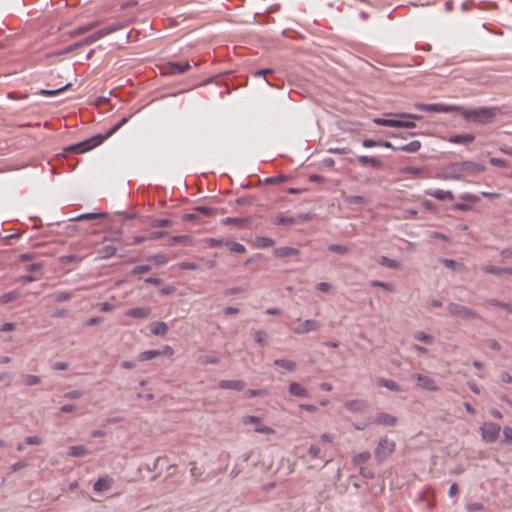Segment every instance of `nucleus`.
I'll return each mask as SVG.
<instances>
[{
  "label": "nucleus",
  "instance_id": "1",
  "mask_svg": "<svg viewBox=\"0 0 512 512\" xmlns=\"http://www.w3.org/2000/svg\"><path fill=\"white\" fill-rule=\"evenodd\" d=\"M466 121L476 124L486 125L493 123L497 116L502 114L499 107H477V108H464L459 106V113Z\"/></svg>",
  "mask_w": 512,
  "mask_h": 512
},
{
  "label": "nucleus",
  "instance_id": "2",
  "mask_svg": "<svg viewBox=\"0 0 512 512\" xmlns=\"http://www.w3.org/2000/svg\"><path fill=\"white\" fill-rule=\"evenodd\" d=\"M421 116L410 113L394 114L393 118H375L373 122L377 125L387 127L415 128L414 120H420Z\"/></svg>",
  "mask_w": 512,
  "mask_h": 512
},
{
  "label": "nucleus",
  "instance_id": "3",
  "mask_svg": "<svg viewBox=\"0 0 512 512\" xmlns=\"http://www.w3.org/2000/svg\"><path fill=\"white\" fill-rule=\"evenodd\" d=\"M128 118L124 117L122 118L117 124H115L113 127H111L106 134H98L90 139H87L81 143H78L71 147V149L75 150L76 152H85L88 151L98 145H100L103 140L113 135L118 129H120L125 123H127Z\"/></svg>",
  "mask_w": 512,
  "mask_h": 512
},
{
  "label": "nucleus",
  "instance_id": "4",
  "mask_svg": "<svg viewBox=\"0 0 512 512\" xmlns=\"http://www.w3.org/2000/svg\"><path fill=\"white\" fill-rule=\"evenodd\" d=\"M126 26H127L126 21L111 23V24L95 31L91 35L81 39L79 41V43H80L81 47L90 45V44L102 39L103 37H105L107 35H110L118 30L125 28Z\"/></svg>",
  "mask_w": 512,
  "mask_h": 512
},
{
  "label": "nucleus",
  "instance_id": "5",
  "mask_svg": "<svg viewBox=\"0 0 512 512\" xmlns=\"http://www.w3.org/2000/svg\"><path fill=\"white\" fill-rule=\"evenodd\" d=\"M396 448V443L388 437H381L374 449V456L377 462L385 461Z\"/></svg>",
  "mask_w": 512,
  "mask_h": 512
},
{
  "label": "nucleus",
  "instance_id": "6",
  "mask_svg": "<svg viewBox=\"0 0 512 512\" xmlns=\"http://www.w3.org/2000/svg\"><path fill=\"white\" fill-rule=\"evenodd\" d=\"M501 427L500 425L492 422L484 423L480 427L481 431V439L482 441L486 443H493L495 442L500 434Z\"/></svg>",
  "mask_w": 512,
  "mask_h": 512
},
{
  "label": "nucleus",
  "instance_id": "7",
  "mask_svg": "<svg viewBox=\"0 0 512 512\" xmlns=\"http://www.w3.org/2000/svg\"><path fill=\"white\" fill-rule=\"evenodd\" d=\"M411 378L416 381V386L421 389L430 392H436L440 390V387L437 384V382L432 377L426 374L414 373L411 375Z\"/></svg>",
  "mask_w": 512,
  "mask_h": 512
},
{
  "label": "nucleus",
  "instance_id": "8",
  "mask_svg": "<svg viewBox=\"0 0 512 512\" xmlns=\"http://www.w3.org/2000/svg\"><path fill=\"white\" fill-rule=\"evenodd\" d=\"M447 310L451 316H457L465 320L474 319L477 317V313L474 310L457 303H449L447 305Z\"/></svg>",
  "mask_w": 512,
  "mask_h": 512
},
{
  "label": "nucleus",
  "instance_id": "9",
  "mask_svg": "<svg viewBox=\"0 0 512 512\" xmlns=\"http://www.w3.org/2000/svg\"><path fill=\"white\" fill-rule=\"evenodd\" d=\"M416 108L425 112H434V113H459V106L456 105H447L442 103H434V104H418Z\"/></svg>",
  "mask_w": 512,
  "mask_h": 512
},
{
  "label": "nucleus",
  "instance_id": "10",
  "mask_svg": "<svg viewBox=\"0 0 512 512\" xmlns=\"http://www.w3.org/2000/svg\"><path fill=\"white\" fill-rule=\"evenodd\" d=\"M242 423L245 425L251 424L254 425V431L260 434L270 435L275 431L273 428L269 426H265L261 424V419L258 416L254 415H246L242 417Z\"/></svg>",
  "mask_w": 512,
  "mask_h": 512
},
{
  "label": "nucleus",
  "instance_id": "11",
  "mask_svg": "<svg viewBox=\"0 0 512 512\" xmlns=\"http://www.w3.org/2000/svg\"><path fill=\"white\" fill-rule=\"evenodd\" d=\"M462 171L463 168L461 166V162L453 163L442 169L441 173L439 174V178L444 180H462Z\"/></svg>",
  "mask_w": 512,
  "mask_h": 512
},
{
  "label": "nucleus",
  "instance_id": "12",
  "mask_svg": "<svg viewBox=\"0 0 512 512\" xmlns=\"http://www.w3.org/2000/svg\"><path fill=\"white\" fill-rule=\"evenodd\" d=\"M297 321L300 322L299 325L293 328V332L297 335L318 331L321 327L320 322L314 319H306L302 322L298 319Z\"/></svg>",
  "mask_w": 512,
  "mask_h": 512
},
{
  "label": "nucleus",
  "instance_id": "13",
  "mask_svg": "<svg viewBox=\"0 0 512 512\" xmlns=\"http://www.w3.org/2000/svg\"><path fill=\"white\" fill-rule=\"evenodd\" d=\"M344 406L350 412L359 413V414L365 413L368 410V407H369L368 402L366 400H363V399L347 400L344 403Z\"/></svg>",
  "mask_w": 512,
  "mask_h": 512
},
{
  "label": "nucleus",
  "instance_id": "14",
  "mask_svg": "<svg viewBox=\"0 0 512 512\" xmlns=\"http://www.w3.org/2000/svg\"><path fill=\"white\" fill-rule=\"evenodd\" d=\"M374 424L393 427L397 424V418L386 412L377 413L371 421Z\"/></svg>",
  "mask_w": 512,
  "mask_h": 512
},
{
  "label": "nucleus",
  "instance_id": "15",
  "mask_svg": "<svg viewBox=\"0 0 512 512\" xmlns=\"http://www.w3.org/2000/svg\"><path fill=\"white\" fill-rule=\"evenodd\" d=\"M150 313L151 309L149 307H135L128 309L125 315L132 318L145 319L149 317Z\"/></svg>",
  "mask_w": 512,
  "mask_h": 512
},
{
  "label": "nucleus",
  "instance_id": "16",
  "mask_svg": "<svg viewBox=\"0 0 512 512\" xmlns=\"http://www.w3.org/2000/svg\"><path fill=\"white\" fill-rule=\"evenodd\" d=\"M288 392L290 395L299 398H306L308 396L307 388L298 382H291L288 387Z\"/></svg>",
  "mask_w": 512,
  "mask_h": 512
},
{
  "label": "nucleus",
  "instance_id": "17",
  "mask_svg": "<svg viewBox=\"0 0 512 512\" xmlns=\"http://www.w3.org/2000/svg\"><path fill=\"white\" fill-rule=\"evenodd\" d=\"M221 389H232L241 391L245 387V383L242 380H221L218 383Z\"/></svg>",
  "mask_w": 512,
  "mask_h": 512
},
{
  "label": "nucleus",
  "instance_id": "18",
  "mask_svg": "<svg viewBox=\"0 0 512 512\" xmlns=\"http://www.w3.org/2000/svg\"><path fill=\"white\" fill-rule=\"evenodd\" d=\"M376 384L379 387H385L390 391H394V392L401 391V386L396 381L388 379V378L379 377L376 380Z\"/></svg>",
  "mask_w": 512,
  "mask_h": 512
},
{
  "label": "nucleus",
  "instance_id": "19",
  "mask_svg": "<svg viewBox=\"0 0 512 512\" xmlns=\"http://www.w3.org/2000/svg\"><path fill=\"white\" fill-rule=\"evenodd\" d=\"M112 484H113L112 478H110L108 476L100 477L93 484V490L96 492H102V491L109 489L112 486Z\"/></svg>",
  "mask_w": 512,
  "mask_h": 512
},
{
  "label": "nucleus",
  "instance_id": "20",
  "mask_svg": "<svg viewBox=\"0 0 512 512\" xmlns=\"http://www.w3.org/2000/svg\"><path fill=\"white\" fill-rule=\"evenodd\" d=\"M168 325L163 321H156L150 325V331L156 336H164L168 332Z\"/></svg>",
  "mask_w": 512,
  "mask_h": 512
},
{
  "label": "nucleus",
  "instance_id": "21",
  "mask_svg": "<svg viewBox=\"0 0 512 512\" xmlns=\"http://www.w3.org/2000/svg\"><path fill=\"white\" fill-rule=\"evenodd\" d=\"M426 193L437 200H452L454 198L453 193L449 190L436 189L432 191H427Z\"/></svg>",
  "mask_w": 512,
  "mask_h": 512
},
{
  "label": "nucleus",
  "instance_id": "22",
  "mask_svg": "<svg viewBox=\"0 0 512 512\" xmlns=\"http://www.w3.org/2000/svg\"><path fill=\"white\" fill-rule=\"evenodd\" d=\"M357 160L362 165H371L374 168H381L382 167V162L379 159L375 158V157H370V156H366V155H360V156L357 157Z\"/></svg>",
  "mask_w": 512,
  "mask_h": 512
},
{
  "label": "nucleus",
  "instance_id": "23",
  "mask_svg": "<svg viewBox=\"0 0 512 512\" xmlns=\"http://www.w3.org/2000/svg\"><path fill=\"white\" fill-rule=\"evenodd\" d=\"M300 252L298 249L293 247H279L274 250V254L277 257H288V256H296Z\"/></svg>",
  "mask_w": 512,
  "mask_h": 512
},
{
  "label": "nucleus",
  "instance_id": "24",
  "mask_svg": "<svg viewBox=\"0 0 512 512\" xmlns=\"http://www.w3.org/2000/svg\"><path fill=\"white\" fill-rule=\"evenodd\" d=\"M461 166L463 171L484 172L486 169L484 165L473 161H463L461 162Z\"/></svg>",
  "mask_w": 512,
  "mask_h": 512
},
{
  "label": "nucleus",
  "instance_id": "25",
  "mask_svg": "<svg viewBox=\"0 0 512 512\" xmlns=\"http://www.w3.org/2000/svg\"><path fill=\"white\" fill-rule=\"evenodd\" d=\"M475 139L474 135L472 134H463V135H453L451 136L448 141L450 143L454 144H461V143H471Z\"/></svg>",
  "mask_w": 512,
  "mask_h": 512
},
{
  "label": "nucleus",
  "instance_id": "26",
  "mask_svg": "<svg viewBox=\"0 0 512 512\" xmlns=\"http://www.w3.org/2000/svg\"><path fill=\"white\" fill-rule=\"evenodd\" d=\"M89 453V450L84 445L71 446L68 449V455L73 457H82Z\"/></svg>",
  "mask_w": 512,
  "mask_h": 512
},
{
  "label": "nucleus",
  "instance_id": "27",
  "mask_svg": "<svg viewBox=\"0 0 512 512\" xmlns=\"http://www.w3.org/2000/svg\"><path fill=\"white\" fill-rule=\"evenodd\" d=\"M421 147V144L419 141L417 140H414V141H411L405 145H402V146H399V147H396L394 148L395 150H399V151H403V152H408V153H415L417 152Z\"/></svg>",
  "mask_w": 512,
  "mask_h": 512
},
{
  "label": "nucleus",
  "instance_id": "28",
  "mask_svg": "<svg viewBox=\"0 0 512 512\" xmlns=\"http://www.w3.org/2000/svg\"><path fill=\"white\" fill-rule=\"evenodd\" d=\"M377 262L384 267L390 268V269H398L400 267V263L397 260L391 259L386 256H380L377 259Z\"/></svg>",
  "mask_w": 512,
  "mask_h": 512
},
{
  "label": "nucleus",
  "instance_id": "29",
  "mask_svg": "<svg viewBox=\"0 0 512 512\" xmlns=\"http://www.w3.org/2000/svg\"><path fill=\"white\" fill-rule=\"evenodd\" d=\"M274 225L285 226V225H293L297 223L295 217L288 216H277L272 220Z\"/></svg>",
  "mask_w": 512,
  "mask_h": 512
},
{
  "label": "nucleus",
  "instance_id": "30",
  "mask_svg": "<svg viewBox=\"0 0 512 512\" xmlns=\"http://www.w3.org/2000/svg\"><path fill=\"white\" fill-rule=\"evenodd\" d=\"M413 338L417 341L425 342L427 344H432L435 341V338L426 332L416 331L413 333Z\"/></svg>",
  "mask_w": 512,
  "mask_h": 512
},
{
  "label": "nucleus",
  "instance_id": "31",
  "mask_svg": "<svg viewBox=\"0 0 512 512\" xmlns=\"http://www.w3.org/2000/svg\"><path fill=\"white\" fill-rule=\"evenodd\" d=\"M274 364L282 367L287 371H294L296 369V362L287 359H276L274 360Z\"/></svg>",
  "mask_w": 512,
  "mask_h": 512
},
{
  "label": "nucleus",
  "instance_id": "32",
  "mask_svg": "<svg viewBox=\"0 0 512 512\" xmlns=\"http://www.w3.org/2000/svg\"><path fill=\"white\" fill-rule=\"evenodd\" d=\"M117 248L113 245H106L99 251L100 258L107 259L115 255Z\"/></svg>",
  "mask_w": 512,
  "mask_h": 512
},
{
  "label": "nucleus",
  "instance_id": "33",
  "mask_svg": "<svg viewBox=\"0 0 512 512\" xmlns=\"http://www.w3.org/2000/svg\"><path fill=\"white\" fill-rule=\"evenodd\" d=\"M160 356L159 350H146L138 355L139 361H148Z\"/></svg>",
  "mask_w": 512,
  "mask_h": 512
},
{
  "label": "nucleus",
  "instance_id": "34",
  "mask_svg": "<svg viewBox=\"0 0 512 512\" xmlns=\"http://www.w3.org/2000/svg\"><path fill=\"white\" fill-rule=\"evenodd\" d=\"M362 146L365 148H371V147H375V146H384L386 148H392V145L390 142L386 141V142L381 143V142H378V141H375V140L369 139V138L364 139L362 141Z\"/></svg>",
  "mask_w": 512,
  "mask_h": 512
},
{
  "label": "nucleus",
  "instance_id": "35",
  "mask_svg": "<svg viewBox=\"0 0 512 512\" xmlns=\"http://www.w3.org/2000/svg\"><path fill=\"white\" fill-rule=\"evenodd\" d=\"M171 70L175 74H182L189 70L190 64L188 62L185 63H171Z\"/></svg>",
  "mask_w": 512,
  "mask_h": 512
},
{
  "label": "nucleus",
  "instance_id": "36",
  "mask_svg": "<svg viewBox=\"0 0 512 512\" xmlns=\"http://www.w3.org/2000/svg\"><path fill=\"white\" fill-rule=\"evenodd\" d=\"M344 201L347 204H359V205H363L368 202L366 198H364L363 196H358V195L345 196Z\"/></svg>",
  "mask_w": 512,
  "mask_h": 512
},
{
  "label": "nucleus",
  "instance_id": "37",
  "mask_svg": "<svg viewBox=\"0 0 512 512\" xmlns=\"http://www.w3.org/2000/svg\"><path fill=\"white\" fill-rule=\"evenodd\" d=\"M370 457H371V453L369 451H363V452L356 454L353 457L352 462L355 465H359V464H362V463L368 461L370 459Z\"/></svg>",
  "mask_w": 512,
  "mask_h": 512
},
{
  "label": "nucleus",
  "instance_id": "38",
  "mask_svg": "<svg viewBox=\"0 0 512 512\" xmlns=\"http://www.w3.org/2000/svg\"><path fill=\"white\" fill-rule=\"evenodd\" d=\"M225 244L228 246L231 252L242 254L246 251L245 246L241 243L230 241L226 242Z\"/></svg>",
  "mask_w": 512,
  "mask_h": 512
},
{
  "label": "nucleus",
  "instance_id": "39",
  "mask_svg": "<svg viewBox=\"0 0 512 512\" xmlns=\"http://www.w3.org/2000/svg\"><path fill=\"white\" fill-rule=\"evenodd\" d=\"M253 335H254L255 341L257 343H259L261 346L264 347V346L268 345L267 334L264 331H261V330L254 331Z\"/></svg>",
  "mask_w": 512,
  "mask_h": 512
},
{
  "label": "nucleus",
  "instance_id": "40",
  "mask_svg": "<svg viewBox=\"0 0 512 512\" xmlns=\"http://www.w3.org/2000/svg\"><path fill=\"white\" fill-rule=\"evenodd\" d=\"M481 270L487 274H493V275L503 274V267H497V266H493V265H484L481 267Z\"/></svg>",
  "mask_w": 512,
  "mask_h": 512
},
{
  "label": "nucleus",
  "instance_id": "41",
  "mask_svg": "<svg viewBox=\"0 0 512 512\" xmlns=\"http://www.w3.org/2000/svg\"><path fill=\"white\" fill-rule=\"evenodd\" d=\"M487 303L489 305H492V306H495V307H499L501 309H504L506 310L507 312H512V308H511V305L509 303H506V302H502V301H499L497 299H488L487 300Z\"/></svg>",
  "mask_w": 512,
  "mask_h": 512
},
{
  "label": "nucleus",
  "instance_id": "42",
  "mask_svg": "<svg viewBox=\"0 0 512 512\" xmlns=\"http://www.w3.org/2000/svg\"><path fill=\"white\" fill-rule=\"evenodd\" d=\"M370 285L373 287H381L389 292L394 291V285L390 282H383L379 280H372L370 281Z\"/></svg>",
  "mask_w": 512,
  "mask_h": 512
},
{
  "label": "nucleus",
  "instance_id": "43",
  "mask_svg": "<svg viewBox=\"0 0 512 512\" xmlns=\"http://www.w3.org/2000/svg\"><path fill=\"white\" fill-rule=\"evenodd\" d=\"M18 297H19V293L18 292L10 291V292L5 293V294L0 296V303L1 304H6V303H9V302L17 299Z\"/></svg>",
  "mask_w": 512,
  "mask_h": 512
},
{
  "label": "nucleus",
  "instance_id": "44",
  "mask_svg": "<svg viewBox=\"0 0 512 512\" xmlns=\"http://www.w3.org/2000/svg\"><path fill=\"white\" fill-rule=\"evenodd\" d=\"M23 383L27 386H33L40 383V377L37 375L28 374L23 377Z\"/></svg>",
  "mask_w": 512,
  "mask_h": 512
},
{
  "label": "nucleus",
  "instance_id": "45",
  "mask_svg": "<svg viewBox=\"0 0 512 512\" xmlns=\"http://www.w3.org/2000/svg\"><path fill=\"white\" fill-rule=\"evenodd\" d=\"M328 249L338 254H346L349 251L347 246L341 244H329Z\"/></svg>",
  "mask_w": 512,
  "mask_h": 512
},
{
  "label": "nucleus",
  "instance_id": "46",
  "mask_svg": "<svg viewBox=\"0 0 512 512\" xmlns=\"http://www.w3.org/2000/svg\"><path fill=\"white\" fill-rule=\"evenodd\" d=\"M441 262L446 268L451 270H459L463 267L462 264L452 259H443Z\"/></svg>",
  "mask_w": 512,
  "mask_h": 512
},
{
  "label": "nucleus",
  "instance_id": "47",
  "mask_svg": "<svg viewBox=\"0 0 512 512\" xmlns=\"http://www.w3.org/2000/svg\"><path fill=\"white\" fill-rule=\"evenodd\" d=\"M201 364H216L219 362V358L213 355H202L199 357Z\"/></svg>",
  "mask_w": 512,
  "mask_h": 512
},
{
  "label": "nucleus",
  "instance_id": "48",
  "mask_svg": "<svg viewBox=\"0 0 512 512\" xmlns=\"http://www.w3.org/2000/svg\"><path fill=\"white\" fill-rule=\"evenodd\" d=\"M105 214L104 213H86V214H81L77 217H75L74 219L75 220H90V219H96V218H100V217H104Z\"/></svg>",
  "mask_w": 512,
  "mask_h": 512
},
{
  "label": "nucleus",
  "instance_id": "49",
  "mask_svg": "<svg viewBox=\"0 0 512 512\" xmlns=\"http://www.w3.org/2000/svg\"><path fill=\"white\" fill-rule=\"evenodd\" d=\"M204 243L208 247H221L225 244L223 239H217V238H206V239H204Z\"/></svg>",
  "mask_w": 512,
  "mask_h": 512
},
{
  "label": "nucleus",
  "instance_id": "50",
  "mask_svg": "<svg viewBox=\"0 0 512 512\" xmlns=\"http://www.w3.org/2000/svg\"><path fill=\"white\" fill-rule=\"evenodd\" d=\"M69 85L70 84H67L63 87H60V88L54 89V90L42 89L40 91V94L43 96H55V95L59 94L60 92L64 91L65 89H67Z\"/></svg>",
  "mask_w": 512,
  "mask_h": 512
},
{
  "label": "nucleus",
  "instance_id": "51",
  "mask_svg": "<svg viewBox=\"0 0 512 512\" xmlns=\"http://www.w3.org/2000/svg\"><path fill=\"white\" fill-rule=\"evenodd\" d=\"M258 246L262 248L271 247L274 245L275 241L268 237H259L257 238Z\"/></svg>",
  "mask_w": 512,
  "mask_h": 512
},
{
  "label": "nucleus",
  "instance_id": "52",
  "mask_svg": "<svg viewBox=\"0 0 512 512\" xmlns=\"http://www.w3.org/2000/svg\"><path fill=\"white\" fill-rule=\"evenodd\" d=\"M172 224V221L169 219H155L152 221L151 226L154 228L160 227H168Z\"/></svg>",
  "mask_w": 512,
  "mask_h": 512
},
{
  "label": "nucleus",
  "instance_id": "53",
  "mask_svg": "<svg viewBox=\"0 0 512 512\" xmlns=\"http://www.w3.org/2000/svg\"><path fill=\"white\" fill-rule=\"evenodd\" d=\"M267 392L263 389H249L245 392L247 398H253L257 396H265Z\"/></svg>",
  "mask_w": 512,
  "mask_h": 512
},
{
  "label": "nucleus",
  "instance_id": "54",
  "mask_svg": "<svg viewBox=\"0 0 512 512\" xmlns=\"http://www.w3.org/2000/svg\"><path fill=\"white\" fill-rule=\"evenodd\" d=\"M94 27H95L94 23L87 24V25H84V26H80L77 29H75L73 32H71V35L72 36L81 35V34L87 32V31L91 30Z\"/></svg>",
  "mask_w": 512,
  "mask_h": 512
},
{
  "label": "nucleus",
  "instance_id": "55",
  "mask_svg": "<svg viewBox=\"0 0 512 512\" xmlns=\"http://www.w3.org/2000/svg\"><path fill=\"white\" fill-rule=\"evenodd\" d=\"M150 270H151V266L150 265H138V266H135L131 270V274L132 275H139V274H143V273L149 272Z\"/></svg>",
  "mask_w": 512,
  "mask_h": 512
},
{
  "label": "nucleus",
  "instance_id": "56",
  "mask_svg": "<svg viewBox=\"0 0 512 512\" xmlns=\"http://www.w3.org/2000/svg\"><path fill=\"white\" fill-rule=\"evenodd\" d=\"M71 297H72L71 293L65 292V291L57 292L54 294V299L57 302L68 301L69 299H71Z\"/></svg>",
  "mask_w": 512,
  "mask_h": 512
},
{
  "label": "nucleus",
  "instance_id": "57",
  "mask_svg": "<svg viewBox=\"0 0 512 512\" xmlns=\"http://www.w3.org/2000/svg\"><path fill=\"white\" fill-rule=\"evenodd\" d=\"M189 236L188 235H178V236H173L169 239V242L168 244L169 245H175L177 243H182V242H185L187 240H189Z\"/></svg>",
  "mask_w": 512,
  "mask_h": 512
},
{
  "label": "nucleus",
  "instance_id": "58",
  "mask_svg": "<svg viewBox=\"0 0 512 512\" xmlns=\"http://www.w3.org/2000/svg\"><path fill=\"white\" fill-rule=\"evenodd\" d=\"M83 395L81 390H71L64 393L63 397L66 399H78Z\"/></svg>",
  "mask_w": 512,
  "mask_h": 512
},
{
  "label": "nucleus",
  "instance_id": "59",
  "mask_svg": "<svg viewBox=\"0 0 512 512\" xmlns=\"http://www.w3.org/2000/svg\"><path fill=\"white\" fill-rule=\"evenodd\" d=\"M158 265H164L168 262V258L164 254H156L150 258Z\"/></svg>",
  "mask_w": 512,
  "mask_h": 512
},
{
  "label": "nucleus",
  "instance_id": "60",
  "mask_svg": "<svg viewBox=\"0 0 512 512\" xmlns=\"http://www.w3.org/2000/svg\"><path fill=\"white\" fill-rule=\"evenodd\" d=\"M81 258L78 256V255H75V254H69V255H64L60 258L61 260V263L63 264H69L71 262H74V261H77V260H80Z\"/></svg>",
  "mask_w": 512,
  "mask_h": 512
},
{
  "label": "nucleus",
  "instance_id": "61",
  "mask_svg": "<svg viewBox=\"0 0 512 512\" xmlns=\"http://www.w3.org/2000/svg\"><path fill=\"white\" fill-rule=\"evenodd\" d=\"M328 152L332 154H348L351 150L346 147H330Z\"/></svg>",
  "mask_w": 512,
  "mask_h": 512
},
{
  "label": "nucleus",
  "instance_id": "62",
  "mask_svg": "<svg viewBox=\"0 0 512 512\" xmlns=\"http://www.w3.org/2000/svg\"><path fill=\"white\" fill-rule=\"evenodd\" d=\"M465 508L468 512H476L483 509V505L481 503H468L465 505Z\"/></svg>",
  "mask_w": 512,
  "mask_h": 512
},
{
  "label": "nucleus",
  "instance_id": "63",
  "mask_svg": "<svg viewBox=\"0 0 512 512\" xmlns=\"http://www.w3.org/2000/svg\"><path fill=\"white\" fill-rule=\"evenodd\" d=\"M489 162L492 166H495V167H507L508 166V163L505 160L500 159V158L492 157V158H490Z\"/></svg>",
  "mask_w": 512,
  "mask_h": 512
},
{
  "label": "nucleus",
  "instance_id": "64",
  "mask_svg": "<svg viewBox=\"0 0 512 512\" xmlns=\"http://www.w3.org/2000/svg\"><path fill=\"white\" fill-rule=\"evenodd\" d=\"M500 257H501L503 260L512 259V246H509V247L503 248V249L500 251Z\"/></svg>",
  "mask_w": 512,
  "mask_h": 512
}]
</instances>
